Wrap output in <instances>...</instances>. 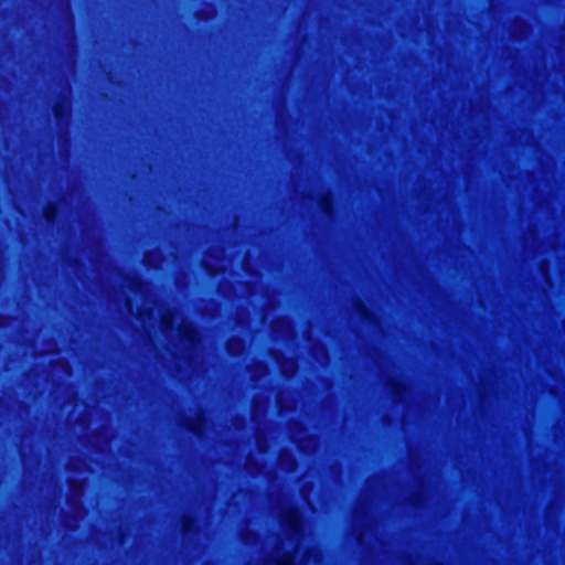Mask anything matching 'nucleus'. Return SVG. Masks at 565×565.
<instances>
[{
  "instance_id": "1",
  "label": "nucleus",
  "mask_w": 565,
  "mask_h": 565,
  "mask_svg": "<svg viewBox=\"0 0 565 565\" xmlns=\"http://www.w3.org/2000/svg\"><path fill=\"white\" fill-rule=\"evenodd\" d=\"M180 338L189 347L195 348L200 343L201 334L198 327L193 322H189L180 328Z\"/></svg>"
},
{
  "instance_id": "2",
  "label": "nucleus",
  "mask_w": 565,
  "mask_h": 565,
  "mask_svg": "<svg viewBox=\"0 0 565 565\" xmlns=\"http://www.w3.org/2000/svg\"><path fill=\"white\" fill-rule=\"evenodd\" d=\"M286 521L289 529L294 532H297L301 526L302 518L298 511L292 510L287 513Z\"/></svg>"
},
{
  "instance_id": "3",
  "label": "nucleus",
  "mask_w": 565,
  "mask_h": 565,
  "mask_svg": "<svg viewBox=\"0 0 565 565\" xmlns=\"http://www.w3.org/2000/svg\"><path fill=\"white\" fill-rule=\"evenodd\" d=\"M58 205L56 203H49L43 210V217L49 224H53L58 217Z\"/></svg>"
},
{
  "instance_id": "4",
  "label": "nucleus",
  "mask_w": 565,
  "mask_h": 565,
  "mask_svg": "<svg viewBox=\"0 0 565 565\" xmlns=\"http://www.w3.org/2000/svg\"><path fill=\"white\" fill-rule=\"evenodd\" d=\"M321 209L324 213L330 214L333 211V201L331 196H323L321 199Z\"/></svg>"
},
{
  "instance_id": "5",
  "label": "nucleus",
  "mask_w": 565,
  "mask_h": 565,
  "mask_svg": "<svg viewBox=\"0 0 565 565\" xmlns=\"http://www.w3.org/2000/svg\"><path fill=\"white\" fill-rule=\"evenodd\" d=\"M200 419L194 420L191 417L185 418V428L193 434L199 433Z\"/></svg>"
},
{
  "instance_id": "6",
  "label": "nucleus",
  "mask_w": 565,
  "mask_h": 565,
  "mask_svg": "<svg viewBox=\"0 0 565 565\" xmlns=\"http://www.w3.org/2000/svg\"><path fill=\"white\" fill-rule=\"evenodd\" d=\"M53 111L56 119H62L66 115V107L65 105L57 103L55 104Z\"/></svg>"
},
{
  "instance_id": "7",
  "label": "nucleus",
  "mask_w": 565,
  "mask_h": 565,
  "mask_svg": "<svg viewBox=\"0 0 565 565\" xmlns=\"http://www.w3.org/2000/svg\"><path fill=\"white\" fill-rule=\"evenodd\" d=\"M194 524L193 519L190 516H186L182 521V531L184 534L190 533L193 531Z\"/></svg>"
},
{
  "instance_id": "8",
  "label": "nucleus",
  "mask_w": 565,
  "mask_h": 565,
  "mask_svg": "<svg viewBox=\"0 0 565 565\" xmlns=\"http://www.w3.org/2000/svg\"><path fill=\"white\" fill-rule=\"evenodd\" d=\"M277 565H291L289 558L281 559L277 563Z\"/></svg>"
},
{
  "instance_id": "9",
  "label": "nucleus",
  "mask_w": 565,
  "mask_h": 565,
  "mask_svg": "<svg viewBox=\"0 0 565 565\" xmlns=\"http://www.w3.org/2000/svg\"><path fill=\"white\" fill-rule=\"evenodd\" d=\"M361 313H362V315H366V313H369V309H367L365 306H362V307H361Z\"/></svg>"
},
{
  "instance_id": "10",
  "label": "nucleus",
  "mask_w": 565,
  "mask_h": 565,
  "mask_svg": "<svg viewBox=\"0 0 565 565\" xmlns=\"http://www.w3.org/2000/svg\"><path fill=\"white\" fill-rule=\"evenodd\" d=\"M399 387H401V385H399V384H394V390H396V391H397V388H399Z\"/></svg>"
}]
</instances>
